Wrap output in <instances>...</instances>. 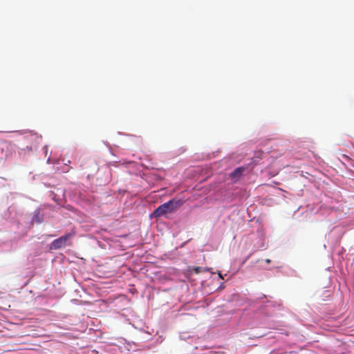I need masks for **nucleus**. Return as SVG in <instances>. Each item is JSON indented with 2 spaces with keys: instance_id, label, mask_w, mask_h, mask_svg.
Returning a JSON list of instances; mask_svg holds the SVG:
<instances>
[{
  "instance_id": "nucleus-3",
  "label": "nucleus",
  "mask_w": 354,
  "mask_h": 354,
  "mask_svg": "<svg viewBox=\"0 0 354 354\" xmlns=\"http://www.w3.org/2000/svg\"><path fill=\"white\" fill-rule=\"evenodd\" d=\"M9 326L10 327V328H8L5 326L1 325V337H12L15 336V335L9 333L8 330H15L16 328H17V326L15 324H9Z\"/></svg>"
},
{
  "instance_id": "nucleus-5",
  "label": "nucleus",
  "mask_w": 354,
  "mask_h": 354,
  "mask_svg": "<svg viewBox=\"0 0 354 354\" xmlns=\"http://www.w3.org/2000/svg\"><path fill=\"white\" fill-rule=\"evenodd\" d=\"M201 268L200 267H196L194 268V270L196 273H198L200 272Z\"/></svg>"
},
{
  "instance_id": "nucleus-2",
  "label": "nucleus",
  "mask_w": 354,
  "mask_h": 354,
  "mask_svg": "<svg viewBox=\"0 0 354 354\" xmlns=\"http://www.w3.org/2000/svg\"><path fill=\"white\" fill-rule=\"evenodd\" d=\"M75 233L74 232H71L54 240L50 244V249L58 250L66 245H71V239L75 236Z\"/></svg>"
},
{
  "instance_id": "nucleus-4",
  "label": "nucleus",
  "mask_w": 354,
  "mask_h": 354,
  "mask_svg": "<svg viewBox=\"0 0 354 354\" xmlns=\"http://www.w3.org/2000/svg\"><path fill=\"white\" fill-rule=\"evenodd\" d=\"M245 169L244 167H240L236 169H235L231 174L230 177L232 178H236L239 176H241L244 171Z\"/></svg>"
},
{
  "instance_id": "nucleus-1",
  "label": "nucleus",
  "mask_w": 354,
  "mask_h": 354,
  "mask_svg": "<svg viewBox=\"0 0 354 354\" xmlns=\"http://www.w3.org/2000/svg\"><path fill=\"white\" fill-rule=\"evenodd\" d=\"M182 203H183L180 200H170L169 201L163 203L158 208H156L153 211L152 216L154 217H160L168 213L173 212L177 209L182 205Z\"/></svg>"
}]
</instances>
